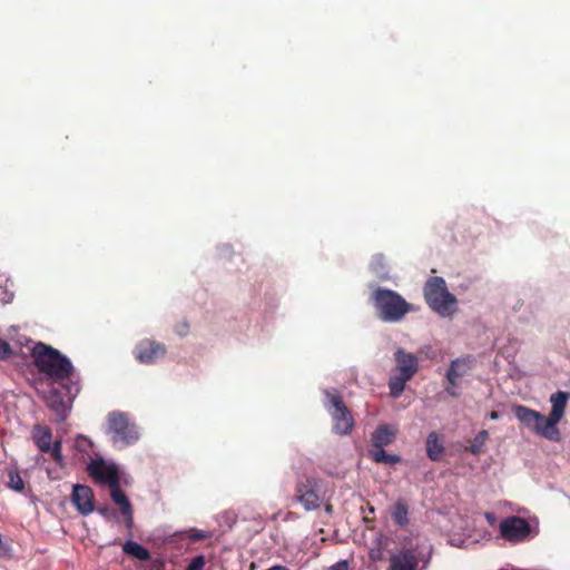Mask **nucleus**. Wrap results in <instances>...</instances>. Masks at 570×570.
I'll use <instances>...</instances> for the list:
<instances>
[{"label": "nucleus", "instance_id": "f257e3e1", "mask_svg": "<svg viewBox=\"0 0 570 570\" xmlns=\"http://www.w3.org/2000/svg\"><path fill=\"white\" fill-rule=\"evenodd\" d=\"M32 357L39 372L48 375L53 383H59L66 390L68 402H72L80 386L72 381L75 368L70 360L57 348L41 342L32 348Z\"/></svg>", "mask_w": 570, "mask_h": 570}, {"label": "nucleus", "instance_id": "f03ea898", "mask_svg": "<svg viewBox=\"0 0 570 570\" xmlns=\"http://www.w3.org/2000/svg\"><path fill=\"white\" fill-rule=\"evenodd\" d=\"M371 301L383 322L397 323L412 311V305L402 295L384 287H376L371 294Z\"/></svg>", "mask_w": 570, "mask_h": 570}, {"label": "nucleus", "instance_id": "7ed1b4c3", "mask_svg": "<svg viewBox=\"0 0 570 570\" xmlns=\"http://www.w3.org/2000/svg\"><path fill=\"white\" fill-rule=\"evenodd\" d=\"M423 294L430 308L439 315L445 317L454 312L456 297L449 292L442 277H430L424 285Z\"/></svg>", "mask_w": 570, "mask_h": 570}, {"label": "nucleus", "instance_id": "20e7f679", "mask_svg": "<svg viewBox=\"0 0 570 570\" xmlns=\"http://www.w3.org/2000/svg\"><path fill=\"white\" fill-rule=\"evenodd\" d=\"M324 406L333 420V431L338 435H347L354 426V419L337 390H325Z\"/></svg>", "mask_w": 570, "mask_h": 570}, {"label": "nucleus", "instance_id": "39448f33", "mask_svg": "<svg viewBox=\"0 0 570 570\" xmlns=\"http://www.w3.org/2000/svg\"><path fill=\"white\" fill-rule=\"evenodd\" d=\"M514 416L523 424L527 429L540 435L549 441L558 442L561 439L560 432H556L548 428L547 417L540 412L534 411L524 405H514L512 407Z\"/></svg>", "mask_w": 570, "mask_h": 570}, {"label": "nucleus", "instance_id": "423d86ee", "mask_svg": "<svg viewBox=\"0 0 570 570\" xmlns=\"http://www.w3.org/2000/svg\"><path fill=\"white\" fill-rule=\"evenodd\" d=\"M514 416L523 424L527 429L540 435L549 441L558 442L561 439L560 432H556L548 428L547 417L540 412L534 411L524 405H514L512 407Z\"/></svg>", "mask_w": 570, "mask_h": 570}, {"label": "nucleus", "instance_id": "0eeeda50", "mask_svg": "<svg viewBox=\"0 0 570 570\" xmlns=\"http://www.w3.org/2000/svg\"><path fill=\"white\" fill-rule=\"evenodd\" d=\"M429 562L416 547H403L390 556L387 570H424Z\"/></svg>", "mask_w": 570, "mask_h": 570}, {"label": "nucleus", "instance_id": "6e6552de", "mask_svg": "<svg viewBox=\"0 0 570 570\" xmlns=\"http://www.w3.org/2000/svg\"><path fill=\"white\" fill-rule=\"evenodd\" d=\"M108 431L112 433L115 443L120 442L124 445H130L139 438L136 426L129 422L126 414L120 412L109 413Z\"/></svg>", "mask_w": 570, "mask_h": 570}, {"label": "nucleus", "instance_id": "1a4fd4ad", "mask_svg": "<svg viewBox=\"0 0 570 570\" xmlns=\"http://www.w3.org/2000/svg\"><path fill=\"white\" fill-rule=\"evenodd\" d=\"M499 530L503 539L512 543H519L528 539L531 533V525L524 518L512 515L500 522Z\"/></svg>", "mask_w": 570, "mask_h": 570}, {"label": "nucleus", "instance_id": "9d476101", "mask_svg": "<svg viewBox=\"0 0 570 570\" xmlns=\"http://www.w3.org/2000/svg\"><path fill=\"white\" fill-rule=\"evenodd\" d=\"M475 358L472 355H465L451 361L450 366L446 371V380L449 386L445 389L448 394L451 396H459L456 387L459 386V380L468 375L473 368Z\"/></svg>", "mask_w": 570, "mask_h": 570}, {"label": "nucleus", "instance_id": "9b49d317", "mask_svg": "<svg viewBox=\"0 0 570 570\" xmlns=\"http://www.w3.org/2000/svg\"><path fill=\"white\" fill-rule=\"evenodd\" d=\"M89 475L96 483L112 485V480L120 481L118 468L115 464H107L104 459L91 460L87 466Z\"/></svg>", "mask_w": 570, "mask_h": 570}, {"label": "nucleus", "instance_id": "f8f14e48", "mask_svg": "<svg viewBox=\"0 0 570 570\" xmlns=\"http://www.w3.org/2000/svg\"><path fill=\"white\" fill-rule=\"evenodd\" d=\"M166 346L153 340L140 341L136 348L135 355L140 363L151 364L161 358L166 354Z\"/></svg>", "mask_w": 570, "mask_h": 570}, {"label": "nucleus", "instance_id": "ddd939ff", "mask_svg": "<svg viewBox=\"0 0 570 570\" xmlns=\"http://www.w3.org/2000/svg\"><path fill=\"white\" fill-rule=\"evenodd\" d=\"M296 499L303 504L306 511L315 510L321 505V497L315 489L314 479L307 478L296 485Z\"/></svg>", "mask_w": 570, "mask_h": 570}, {"label": "nucleus", "instance_id": "4468645a", "mask_svg": "<svg viewBox=\"0 0 570 570\" xmlns=\"http://www.w3.org/2000/svg\"><path fill=\"white\" fill-rule=\"evenodd\" d=\"M71 501L76 509L83 515H88L95 510L94 492L88 485H73Z\"/></svg>", "mask_w": 570, "mask_h": 570}, {"label": "nucleus", "instance_id": "2eb2a0df", "mask_svg": "<svg viewBox=\"0 0 570 570\" xmlns=\"http://www.w3.org/2000/svg\"><path fill=\"white\" fill-rule=\"evenodd\" d=\"M568 400L569 394L562 391H558L550 396L551 411L549 416H547L548 421L546 425L556 432H560L558 423L564 415Z\"/></svg>", "mask_w": 570, "mask_h": 570}, {"label": "nucleus", "instance_id": "dca6fc26", "mask_svg": "<svg viewBox=\"0 0 570 570\" xmlns=\"http://www.w3.org/2000/svg\"><path fill=\"white\" fill-rule=\"evenodd\" d=\"M110 498L112 502L119 507L121 514L125 517V522L128 528H131L132 519V505L120 488V481L112 480V485L109 488Z\"/></svg>", "mask_w": 570, "mask_h": 570}, {"label": "nucleus", "instance_id": "f3484780", "mask_svg": "<svg viewBox=\"0 0 570 570\" xmlns=\"http://www.w3.org/2000/svg\"><path fill=\"white\" fill-rule=\"evenodd\" d=\"M396 370L400 375L412 379L419 370L417 357L403 348H399L395 354Z\"/></svg>", "mask_w": 570, "mask_h": 570}, {"label": "nucleus", "instance_id": "a211bd4d", "mask_svg": "<svg viewBox=\"0 0 570 570\" xmlns=\"http://www.w3.org/2000/svg\"><path fill=\"white\" fill-rule=\"evenodd\" d=\"M65 396L66 394L62 395V393L55 386H50L48 391L42 392V400L46 405L52 410L60 420H65L67 416Z\"/></svg>", "mask_w": 570, "mask_h": 570}, {"label": "nucleus", "instance_id": "6ab92c4d", "mask_svg": "<svg viewBox=\"0 0 570 570\" xmlns=\"http://www.w3.org/2000/svg\"><path fill=\"white\" fill-rule=\"evenodd\" d=\"M396 429L389 424L379 425L371 436L372 449H384V446L392 444L396 438Z\"/></svg>", "mask_w": 570, "mask_h": 570}, {"label": "nucleus", "instance_id": "aec40b11", "mask_svg": "<svg viewBox=\"0 0 570 570\" xmlns=\"http://www.w3.org/2000/svg\"><path fill=\"white\" fill-rule=\"evenodd\" d=\"M32 440L41 452L48 453L50 445L52 444L51 429L47 425H35L32 430Z\"/></svg>", "mask_w": 570, "mask_h": 570}, {"label": "nucleus", "instance_id": "412c9836", "mask_svg": "<svg viewBox=\"0 0 570 570\" xmlns=\"http://www.w3.org/2000/svg\"><path fill=\"white\" fill-rule=\"evenodd\" d=\"M426 455L431 461L439 462L445 451L443 441L436 432H430L426 442Z\"/></svg>", "mask_w": 570, "mask_h": 570}, {"label": "nucleus", "instance_id": "4be33fe9", "mask_svg": "<svg viewBox=\"0 0 570 570\" xmlns=\"http://www.w3.org/2000/svg\"><path fill=\"white\" fill-rule=\"evenodd\" d=\"M409 507L406 502L403 499H399L391 511V515L395 524H397L401 528H405L410 520H409Z\"/></svg>", "mask_w": 570, "mask_h": 570}, {"label": "nucleus", "instance_id": "5701e85b", "mask_svg": "<svg viewBox=\"0 0 570 570\" xmlns=\"http://www.w3.org/2000/svg\"><path fill=\"white\" fill-rule=\"evenodd\" d=\"M122 551L140 561H147L150 559L149 551L135 541H127L122 547Z\"/></svg>", "mask_w": 570, "mask_h": 570}, {"label": "nucleus", "instance_id": "b1692460", "mask_svg": "<svg viewBox=\"0 0 570 570\" xmlns=\"http://www.w3.org/2000/svg\"><path fill=\"white\" fill-rule=\"evenodd\" d=\"M368 456L376 463H384L394 465L401 461V458L396 454H389L384 449H371Z\"/></svg>", "mask_w": 570, "mask_h": 570}, {"label": "nucleus", "instance_id": "393cba45", "mask_svg": "<svg viewBox=\"0 0 570 570\" xmlns=\"http://www.w3.org/2000/svg\"><path fill=\"white\" fill-rule=\"evenodd\" d=\"M410 380L411 379L400 375V374L391 377L389 381L390 394L393 397L400 396L402 394V392L404 391L406 382Z\"/></svg>", "mask_w": 570, "mask_h": 570}, {"label": "nucleus", "instance_id": "a878e982", "mask_svg": "<svg viewBox=\"0 0 570 570\" xmlns=\"http://www.w3.org/2000/svg\"><path fill=\"white\" fill-rule=\"evenodd\" d=\"M488 431L482 430L480 431L474 439L471 441L470 446L468 448L469 452L479 455L483 452V446L485 444V441L488 440Z\"/></svg>", "mask_w": 570, "mask_h": 570}, {"label": "nucleus", "instance_id": "bb28decb", "mask_svg": "<svg viewBox=\"0 0 570 570\" xmlns=\"http://www.w3.org/2000/svg\"><path fill=\"white\" fill-rule=\"evenodd\" d=\"M9 481L8 487L17 492H22L24 489V482L22 478L20 476L19 471L17 470H10L8 472Z\"/></svg>", "mask_w": 570, "mask_h": 570}, {"label": "nucleus", "instance_id": "cd10ccee", "mask_svg": "<svg viewBox=\"0 0 570 570\" xmlns=\"http://www.w3.org/2000/svg\"><path fill=\"white\" fill-rule=\"evenodd\" d=\"M185 537L191 541H203L210 538V533L205 530L191 528L185 532Z\"/></svg>", "mask_w": 570, "mask_h": 570}, {"label": "nucleus", "instance_id": "c85d7f7f", "mask_svg": "<svg viewBox=\"0 0 570 570\" xmlns=\"http://www.w3.org/2000/svg\"><path fill=\"white\" fill-rule=\"evenodd\" d=\"M52 459L55 460V462L59 465H62L63 463V456H62V442L60 440L58 441H55L51 445H50V450H49Z\"/></svg>", "mask_w": 570, "mask_h": 570}, {"label": "nucleus", "instance_id": "c756f323", "mask_svg": "<svg viewBox=\"0 0 570 570\" xmlns=\"http://www.w3.org/2000/svg\"><path fill=\"white\" fill-rule=\"evenodd\" d=\"M206 564L205 557L203 554L195 557L188 564L186 570H203Z\"/></svg>", "mask_w": 570, "mask_h": 570}, {"label": "nucleus", "instance_id": "7c9ffc66", "mask_svg": "<svg viewBox=\"0 0 570 570\" xmlns=\"http://www.w3.org/2000/svg\"><path fill=\"white\" fill-rule=\"evenodd\" d=\"M13 354L10 344L0 338V360H8Z\"/></svg>", "mask_w": 570, "mask_h": 570}, {"label": "nucleus", "instance_id": "2f4dec72", "mask_svg": "<svg viewBox=\"0 0 570 570\" xmlns=\"http://www.w3.org/2000/svg\"><path fill=\"white\" fill-rule=\"evenodd\" d=\"M189 332V324L186 321L178 323L175 326V333L179 336H185Z\"/></svg>", "mask_w": 570, "mask_h": 570}, {"label": "nucleus", "instance_id": "473e14b6", "mask_svg": "<svg viewBox=\"0 0 570 570\" xmlns=\"http://www.w3.org/2000/svg\"><path fill=\"white\" fill-rule=\"evenodd\" d=\"M326 570H348V562L346 560H340Z\"/></svg>", "mask_w": 570, "mask_h": 570}, {"label": "nucleus", "instance_id": "72a5a7b5", "mask_svg": "<svg viewBox=\"0 0 570 570\" xmlns=\"http://www.w3.org/2000/svg\"><path fill=\"white\" fill-rule=\"evenodd\" d=\"M370 559L372 561H380V560H382V551L380 549L371 550L370 551Z\"/></svg>", "mask_w": 570, "mask_h": 570}, {"label": "nucleus", "instance_id": "f704fd0d", "mask_svg": "<svg viewBox=\"0 0 570 570\" xmlns=\"http://www.w3.org/2000/svg\"><path fill=\"white\" fill-rule=\"evenodd\" d=\"M77 442H78V446H80V442H87L90 444V441L86 436H82V435L78 438Z\"/></svg>", "mask_w": 570, "mask_h": 570}, {"label": "nucleus", "instance_id": "c9c22d12", "mask_svg": "<svg viewBox=\"0 0 570 570\" xmlns=\"http://www.w3.org/2000/svg\"><path fill=\"white\" fill-rule=\"evenodd\" d=\"M489 416L491 420H497V419H499V413L495 411H492Z\"/></svg>", "mask_w": 570, "mask_h": 570}, {"label": "nucleus", "instance_id": "e433bc0d", "mask_svg": "<svg viewBox=\"0 0 570 570\" xmlns=\"http://www.w3.org/2000/svg\"><path fill=\"white\" fill-rule=\"evenodd\" d=\"M98 512H99L100 514H102V515H107V513L109 512V509H108V508H100V509L98 510Z\"/></svg>", "mask_w": 570, "mask_h": 570}, {"label": "nucleus", "instance_id": "4c0bfd02", "mask_svg": "<svg viewBox=\"0 0 570 570\" xmlns=\"http://www.w3.org/2000/svg\"><path fill=\"white\" fill-rule=\"evenodd\" d=\"M485 517H487V520L492 524V523H493V521H494V517H493V514H491V513H487V515H485Z\"/></svg>", "mask_w": 570, "mask_h": 570}, {"label": "nucleus", "instance_id": "58836bf2", "mask_svg": "<svg viewBox=\"0 0 570 570\" xmlns=\"http://www.w3.org/2000/svg\"><path fill=\"white\" fill-rule=\"evenodd\" d=\"M367 505H368V507H367L368 512L374 513V511H375V510H374V508H373L372 505H370V504H367Z\"/></svg>", "mask_w": 570, "mask_h": 570}, {"label": "nucleus", "instance_id": "ea45409f", "mask_svg": "<svg viewBox=\"0 0 570 570\" xmlns=\"http://www.w3.org/2000/svg\"><path fill=\"white\" fill-rule=\"evenodd\" d=\"M375 258L381 261V259H383V256L380 255V256H376Z\"/></svg>", "mask_w": 570, "mask_h": 570}]
</instances>
